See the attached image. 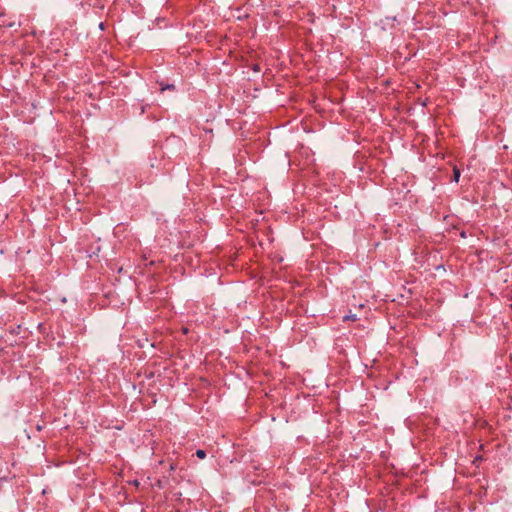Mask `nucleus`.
Wrapping results in <instances>:
<instances>
[{
	"instance_id": "7ed1b4c3",
	"label": "nucleus",
	"mask_w": 512,
	"mask_h": 512,
	"mask_svg": "<svg viewBox=\"0 0 512 512\" xmlns=\"http://www.w3.org/2000/svg\"><path fill=\"white\" fill-rule=\"evenodd\" d=\"M196 456L199 458V459H204L206 457V452L202 449H198L196 451Z\"/></svg>"
},
{
	"instance_id": "20e7f679",
	"label": "nucleus",
	"mask_w": 512,
	"mask_h": 512,
	"mask_svg": "<svg viewBox=\"0 0 512 512\" xmlns=\"http://www.w3.org/2000/svg\"><path fill=\"white\" fill-rule=\"evenodd\" d=\"M356 319H357V318H356V315H355V314L346 315V316H344V317H343V320H344V321H348V320H350V321H355Z\"/></svg>"
},
{
	"instance_id": "f03ea898",
	"label": "nucleus",
	"mask_w": 512,
	"mask_h": 512,
	"mask_svg": "<svg viewBox=\"0 0 512 512\" xmlns=\"http://www.w3.org/2000/svg\"><path fill=\"white\" fill-rule=\"evenodd\" d=\"M15 26V22H5L0 20V27L12 28Z\"/></svg>"
},
{
	"instance_id": "f257e3e1",
	"label": "nucleus",
	"mask_w": 512,
	"mask_h": 512,
	"mask_svg": "<svg viewBox=\"0 0 512 512\" xmlns=\"http://www.w3.org/2000/svg\"><path fill=\"white\" fill-rule=\"evenodd\" d=\"M460 178V170L457 167H454L453 169V180L455 182H458Z\"/></svg>"
},
{
	"instance_id": "39448f33",
	"label": "nucleus",
	"mask_w": 512,
	"mask_h": 512,
	"mask_svg": "<svg viewBox=\"0 0 512 512\" xmlns=\"http://www.w3.org/2000/svg\"><path fill=\"white\" fill-rule=\"evenodd\" d=\"M174 88H175V87H174V85H173V84H168V85H166V86H162V87H161V90H162V91H164V90H166V89H174Z\"/></svg>"
}]
</instances>
